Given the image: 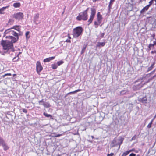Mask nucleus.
Segmentation results:
<instances>
[{"mask_svg":"<svg viewBox=\"0 0 156 156\" xmlns=\"http://www.w3.org/2000/svg\"><path fill=\"white\" fill-rule=\"evenodd\" d=\"M97 19L98 22L99 23H101L102 21V20L103 19V18L102 15L100 14V12H98L97 13Z\"/></svg>","mask_w":156,"mask_h":156,"instance_id":"8","label":"nucleus"},{"mask_svg":"<svg viewBox=\"0 0 156 156\" xmlns=\"http://www.w3.org/2000/svg\"><path fill=\"white\" fill-rule=\"evenodd\" d=\"M89 8H87V9L83 11V12L85 13H86L87 14V12L89 9Z\"/></svg>","mask_w":156,"mask_h":156,"instance_id":"47","label":"nucleus"},{"mask_svg":"<svg viewBox=\"0 0 156 156\" xmlns=\"http://www.w3.org/2000/svg\"><path fill=\"white\" fill-rule=\"evenodd\" d=\"M91 12L90 16L94 17L96 13V9L94 8H91Z\"/></svg>","mask_w":156,"mask_h":156,"instance_id":"11","label":"nucleus"},{"mask_svg":"<svg viewBox=\"0 0 156 156\" xmlns=\"http://www.w3.org/2000/svg\"><path fill=\"white\" fill-rule=\"evenodd\" d=\"M146 79V76H144L143 77H142V78H140V79H139V80H144Z\"/></svg>","mask_w":156,"mask_h":156,"instance_id":"42","label":"nucleus"},{"mask_svg":"<svg viewBox=\"0 0 156 156\" xmlns=\"http://www.w3.org/2000/svg\"><path fill=\"white\" fill-rule=\"evenodd\" d=\"M105 42H100L98 43V44L97 45V47H100V46H104L105 44Z\"/></svg>","mask_w":156,"mask_h":156,"instance_id":"24","label":"nucleus"},{"mask_svg":"<svg viewBox=\"0 0 156 156\" xmlns=\"http://www.w3.org/2000/svg\"><path fill=\"white\" fill-rule=\"evenodd\" d=\"M114 154L113 153H111L110 154H108L107 156H112Z\"/></svg>","mask_w":156,"mask_h":156,"instance_id":"49","label":"nucleus"},{"mask_svg":"<svg viewBox=\"0 0 156 156\" xmlns=\"http://www.w3.org/2000/svg\"><path fill=\"white\" fill-rule=\"evenodd\" d=\"M43 69V67L39 61H37L36 63V70L37 73L38 74Z\"/></svg>","mask_w":156,"mask_h":156,"instance_id":"7","label":"nucleus"},{"mask_svg":"<svg viewBox=\"0 0 156 156\" xmlns=\"http://www.w3.org/2000/svg\"><path fill=\"white\" fill-rule=\"evenodd\" d=\"M154 1L155 2V5H156V0H154Z\"/></svg>","mask_w":156,"mask_h":156,"instance_id":"58","label":"nucleus"},{"mask_svg":"<svg viewBox=\"0 0 156 156\" xmlns=\"http://www.w3.org/2000/svg\"><path fill=\"white\" fill-rule=\"evenodd\" d=\"M83 30V28L80 26L77 27L73 30V35L74 37L77 38L82 35Z\"/></svg>","mask_w":156,"mask_h":156,"instance_id":"2","label":"nucleus"},{"mask_svg":"<svg viewBox=\"0 0 156 156\" xmlns=\"http://www.w3.org/2000/svg\"><path fill=\"white\" fill-rule=\"evenodd\" d=\"M81 90V89H78L77 90L74 91H72L71 92H70L67 94V95L70 94H74L75 93H76L79 91H80Z\"/></svg>","mask_w":156,"mask_h":156,"instance_id":"21","label":"nucleus"},{"mask_svg":"<svg viewBox=\"0 0 156 156\" xmlns=\"http://www.w3.org/2000/svg\"><path fill=\"white\" fill-rule=\"evenodd\" d=\"M43 115L47 117H50L51 118V119H53V118H52V116L50 114H48L47 113L44 112L43 113Z\"/></svg>","mask_w":156,"mask_h":156,"instance_id":"20","label":"nucleus"},{"mask_svg":"<svg viewBox=\"0 0 156 156\" xmlns=\"http://www.w3.org/2000/svg\"><path fill=\"white\" fill-rule=\"evenodd\" d=\"M69 38H70H70H71V37H70L69 36Z\"/></svg>","mask_w":156,"mask_h":156,"instance_id":"62","label":"nucleus"},{"mask_svg":"<svg viewBox=\"0 0 156 156\" xmlns=\"http://www.w3.org/2000/svg\"><path fill=\"white\" fill-rule=\"evenodd\" d=\"M21 26L20 25H15L11 28L12 29H14L19 32H20Z\"/></svg>","mask_w":156,"mask_h":156,"instance_id":"10","label":"nucleus"},{"mask_svg":"<svg viewBox=\"0 0 156 156\" xmlns=\"http://www.w3.org/2000/svg\"><path fill=\"white\" fill-rule=\"evenodd\" d=\"M86 47V45H84L82 48L81 51V54H83L85 52Z\"/></svg>","mask_w":156,"mask_h":156,"instance_id":"33","label":"nucleus"},{"mask_svg":"<svg viewBox=\"0 0 156 156\" xmlns=\"http://www.w3.org/2000/svg\"><path fill=\"white\" fill-rule=\"evenodd\" d=\"M115 0H110L108 5V8L110 9L111 6L112 5V3L114 2Z\"/></svg>","mask_w":156,"mask_h":156,"instance_id":"30","label":"nucleus"},{"mask_svg":"<svg viewBox=\"0 0 156 156\" xmlns=\"http://www.w3.org/2000/svg\"><path fill=\"white\" fill-rule=\"evenodd\" d=\"M149 5H147L144 7L140 11V13L141 14L144 13L145 12L147 11L149 8Z\"/></svg>","mask_w":156,"mask_h":156,"instance_id":"13","label":"nucleus"},{"mask_svg":"<svg viewBox=\"0 0 156 156\" xmlns=\"http://www.w3.org/2000/svg\"><path fill=\"white\" fill-rule=\"evenodd\" d=\"M124 138L122 137H119L118 140L114 139L111 142L110 146L111 147H113L119 145V148H120V146L122 144Z\"/></svg>","mask_w":156,"mask_h":156,"instance_id":"3","label":"nucleus"},{"mask_svg":"<svg viewBox=\"0 0 156 156\" xmlns=\"http://www.w3.org/2000/svg\"><path fill=\"white\" fill-rule=\"evenodd\" d=\"M155 64V62H154L153 64L151 65V66L148 68L147 71H150L152 70V68H153Z\"/></svg>","mask_w":156,"mask_h":156,"instance_id":"23","label":"nucleus"},{"mask_svg":"<svg viewBox=\"0 0 156 156\" xmlns=\"http://www.w3.org/2000/svg\"><path fill=\"white\" fill-rule=\"evenodd\" d=\"M136 136L135 135L132 137L130 140L131 141L132 140H135L136 139Z\"/></svg>","mask_w":156,"mask_h":156,"instance_id":"43","label":"nucleus"},{"mask_svg":"<svg viewBox=\"0 0 156 156\" xmlns=\"http://www.w3.org/2000/svg\"><path fill=\"white\" fill-rule=\"evenodd\" d=\"M135 151V149L134 148H133V149L128 151L129 153L130 152H131L134 151Z\"/></svg>","mask_w":156,"mask_h":156,"instance_id":"45","label":"nucleus"},{"mask_svg":"<svg viewBox=\"0 0 156 156\" xmlns=\"http://www.w3.org/2000/svg\"><path fill=\"white\" fill-rule=\"evenodd\" d=\"M66 42H71V41L69 39H67L66 41H65Z\"/></svg>","mask_w":156,"mask_h":156,"instance_id":"53","label":"nucleus"},{"mask_svg":"<svg viewBox=\"0 0 156 156\" xmlns=\"http://www.w3.org/2000/svg\"><path fill=\"white\" fill-rule=\"evenodd\" d=\"M19 36H21L22 35V34H21L20 33L19 34H18Z\"/></svg>","mask_w":156,"mask_h":156,"instance_id":"57","label":"nucleus"},{"mask_svg":"<svg viewBox=\"0 0 156 156\" xmlns=\"http://www.w3.org/2000/svg\"><path fill=\"white\" fill-rule=\"evenodd\" d=\"M154 45H156V41H154Z\"/></svg>","mask_w":156,"mask_h":156,"instance_id":"55","label":"nucleus"},{"mask_svg":"<svg viewBox=\"0 0 156 156\" xmlns=\"http://www.w3.org/2000/svg\"><path fill=\"white\" fill-rule=\"evenodd\" d=\"M64 63V62L62 61H60L57 62V64L58 66H59L61 65L62 64Z\"/></svg>","mask_w":156,"mask_h":156,"instance_id":"38","label":"nucleus"},{"mask_svg":"<svg viewBox=\"0 0 156 156\" xmlns=\"http://www.w3.org/2000/svg\"><path fill=\"white\" fill-rule=\"evenodd\" d=\"M43 106L45 108H49L51 107V105L49 102H45Z\"/></svg>","mask_w":156,"mask_h":156,"instance_id":"14","label":"nucleus"},{"mask_svg":"<svg viewBox=\"0 0 156 156\" xmlns=\"http://www.w3.org/2000/svg\"><path fill=\"white\" fill-rule=\"evenodd\" d=\"M20 5V3H15L13 4V6L15 8L19 7Z\"/></svg>","mask_w":156,"mask_h":156,"instance_id":"18","label":"nucleus"},{"mask_svg":"<svg viewBox=\"0 0 156 156\" xmlns=\"http://www.w3.org/2000/svg\"><path fill=\"white\" fill-rule=\"evenodd\" d=\"M155 72V70H153V71H152L150 73V74H153Z\"/></svg>","mask_w":156,"mask_h":156,"instance_id":"54","label":"nucleus"},{"mask_svg":"<svg viewBox=\"0 0 156 156\" xmlns=\"http://www.w3.org/2000/svg\"><path fill=\"white\" fill-rule=\"evenodd\" d=\"M155 77H156V74L155 75H154L150 79H148L147 81H146L145 82V83L143 84V85L145 84L146 83H148L151 80H152Z\"/></svg>","mask_w":156,"mask_h":156,"instance_id":"31","label":"nucleus"},{"mask_svg":"<svg viewBox=\"0 0 156 156\" xmlns=\"http://www.w3.org/2000/svg\"><path fill=\"white\" fill-rule=\"evenodd\" d=\"M14 43L12 42V40L11 41H9L8 40H2L1 41V44L3 48V49L5 50H8L11 49L12 51H14L13 49V44Z\"/></svg>","mask_w":156,"mask_h":156,"instance_id":"1","label":"nucleus"},{"mask_svg":"<svg viewBox=\"0 0 156 156\" xmlns=\"http://www.w3.org/2000/svg\"><path fill=\"white\" fill-rule=\"evenodd\" d=\"M151 53L152 54H154V53H156V51H151Z\"/></svg>","mask_w":156,"mask_h":156,"instance_id":"52","label":"nucleus"},{"mask_svg":"<svg viewBox=\"0 0 156 156\" xmlns=\"http://www.w3.org/2000/svg\"><path fill=\"white\" fill-rule=\"evenodd\" d=\"M11 76V74L10 73L5 74V75H3L2 76L3 77H5L6 76Z\"/></svg>","mask_w":156,"mask_h":156,"instance_id":"41","label":"nucleus"},{"mask_svg":"<svg viewBox=\"0 0 156 156\" xmlns=\"http://www.w3.org/2000/svg\"><path fill=\"white\" fill-rule=\"evenodd\" d=\"M14 20L12 19H10L8 21V25H12L14 23Z\"/></svg>","mask_w":156,"mask_h":156,"instance_id":"19","label":"nucleus"},{"mask_svg":"<svg viewBox=\"0 0 156 156\" xmlns=\"http://www.w3.org/2000/svg\"><path fill=\"white\" fill-rule=\"evenodd\" d=\"M24 15L22 12H18L12 15L13 18L18 20H22L23 18Z\"/></svg>","mask_w":156,"mask_h":156,"instance_id":"6","label":"nucleus"},{"mask_svg":"<svg viewBox=\"0 0 156 156\" xmlns=\"http://www.w3.org/2000/svg\"><path fill=\"white\" fill-rule=\"evenodd\" d=\"M136 154L133 153H131L129 155V156H136Z\"/></svg>","mask_w":156,"mask_h":156,"instance_id":"48","label":"nucleus"},{"mask_svg":"<svg viewBox=\"0 0 156 156\" xmlns=\"http://www.w3.org/2000/svg\"><path fill=\"white\" fill-rule=\"evenodd\" d=\"M154 118L153 119L151 120V121L149 123V124L147 125V127L148 128H151V125H152V123H153V121H154Z\"/></svg>","mask_w":156,"mask_h":156,"instance_id":"27","label":"nucleus"},{"mask_svg":"<svg viewBox=\"0 0 156 156\" xmlns=\"http://www.w3.org/2000/svg\"><path fill=\"white\" fill-rule=\"evenodd\" d=\"M23 111L25 113H27V110L25 108H23L22 109Z\"/></svg>","mask_w":156,"mask_h":156,"instance_id":"44","label":"nucleus"},{"mask_svg":"<svg viewBox=\"0 0 156 156\" xmlns=\"http://www.w3.org/2000/svg\"><path fill=\"white\" fill-rule=\"evenodd\" d=\"M20 58L19 56V55H17L16 56L14 57L12 59V61L13 62H16L19 60Z\"/></svg>","mask_w":156,"mask_h":156,"instance_id":"15","label":"nucleus"},{"mask_svg":"<svg viewBox=\"0 0 156 156\" xmlns=\"http://www.w3.org/2000/svg\"><path fill=\"white\" fill-rule=\"evenodd\" d=\"M21 53L20 52H19V53L18 54V55H19Z\"/></svg>","mask_w":156,"mask_h":156,"instance_id":"60","label":"nucleus"},{"mask_svg":"<svg viewBox=\"0 0 156 156\" xmlns=\"http://www.w3.org/2000/svg\"><path fill=\"white\" fill-rule=\"evenodd\" d=\"M5 52H3L0 51V53L3 55H5Z\"/></svg>","mask_w":156,"mask_h":156,"instance_id":"50","label":"nucleus"},{"mask_svg":"<svg viewBox=\"0 0 156 156\" xmlns=\"http://www.w3.org/2000/svg\"><path fill=\"white\" fill-rule=\"evenodd\" d=\"M55 133H53L51 134V136L52 137H58L61 135V134H57L55 135H53V134H55Z\"/></svg>","mask_w":156,"mask_h":156,"instance_id":"34","label":"nucleus"},{"mask_svg":"<svg viewBox=\"0 0 156 156\" xmlns=\"http://www.w3.org/2000/svg\"><path fill=\"white\" fill-rule=\"evenodd\" d=\"M2 146L4 148V149L5 150H6L9 149V147L6 144L5 142L3 144H2Z\"/></svg>","mask_w":156,"mask_h":156,"instance_id":"17","label":"nucleus"},{"mask_svg":"<svg viewBox=\"0 0 156 156\" xmlns=\"http://www.w3.org/2000/svg\"><path fill=\"white\" fill-rule=\"evenodd\" d=\"M136 156H140V155L138 154Z\"/></svg>","mask_w":156,"mask_h":156,"instance_id":"61","label":"nucleus"},{"mask_svg":"<svg viewBox=\"0 0 156 156\" xmlns=\"http://www.w3.org/2000/svg\"><path fill=\"white\" fill-rule=\"evenodd\" d=\"M91 137L93 139L94 138V136H91Z\"/></svg>","mask_w":156,"mask_h":156,"instance_id":"59","label":"nucleus"},{"mask_svg":"<svg viewBox=\"0 0 156 156\" xmlns=\"http://www.w3.org/2000/svg\"><path fill=\"white\" fill-rule=\"evenodd\" d=\"M52 135H56V134H53Z\"/></svg>","mask_w":156,"mask_h":156,"instance_id":"63","label":"nucleus"},{"mask_svg":"<svg viewBox=\"0 0 156 156\" xmlns=\"http://www.w3.org/2000/svg\"><path fill=\"white\" fill-rule=\"evenodd\" d=\"M125 93V91L124 90L122 91L121 92L120 94H123Z\"/></svg>","mask_w":156,"mask_h":156,"instance_id":"51","label":"nucleus"},{"mask_svg":"<svg viewBox=\"0 0 156 156\" xmlns=\"http://www.w3.org/2000/svg\"><path fill=\"white\" fill-rule=\"evenodd\" d=\"M94 17L92 16H90V18L88 21V22L89 23V24H88V25H89L90 23H92L93 20V19Z\"/></svg>","mask_w":156,"mask_h":156,"instance_id":"16","label":"nucleus"},{"mask_svg":"<svg viewBox=\"0 0 156 156\" xmlns=\"http://www.w3.org/2000/svg\"><path fill=\"white\" fill-rule=\"evenodd\" d=\"M101 23H99L98 21H95L94 22V25H95V28H97L98 27V26Z\"/></svg>","mask_w":156,"mask_h":156,"instance_id":"32","label":"nucleus"},{"mask_svg":"<svg viewBox=\"0 0 156 156\" xmlns=\"http://www.w3.org/2000/svg\"><path fill=\"white\" fill-rule=\"evenodd\" d=\"M16 75V74H14L13 75V76H14V75Z\"/></svg>","mask_w":156,"mask_h":156,"instance_id":"64","label":"nucleus"},{"mask_svg":"<svg viewBox=\"0 0 156 156\" xmlns=\"http://www.w3.org/2000/svg\"><path fill=\"white\" fill-rule=\"evenodd\" d=\"M34 22L36 24H40L41 23L40 21H39L38 20V19L35 20L34 19L33 20Z\"/></svg>","mask_w":156,"mask_h":156,"instance_id":"29","label":"nucleus"},{"mask_svg":"<svg viewBox=\"0 0 156 156\" xmlns=\"http://www.w3.org/2000/svg\"><path fill=\"white\" fill-rule=\"evenodd\" d=\"M39 13L37 14L34 16V19L37 20L38 19L39 17Z\"/></svg>","mask_w":156,"mask_h":156,"instance_id":"35","label":"nucleus"},{"mask_svg":"<svg viewBox=\"0 0 156 156\" xmlns=\"http://www.w3.org/2000/svg\"><path fill=\"white\" fill-rule=\"evenodd\" d=\"M154 1V0H151V1H150L149 2V4L147 5H149V7H150V6L152 4L153 2V1Z\"/></svg>","mask_w":156,"mask_h":156,"instance_id":"40","label":"nucleus"},{"mask_svg":"<svg viewBox=\"0 0 156 156\" xmlns=\"http://www.w3.org/2000/svg\"><path fill=\"white\" fill-rule=\"evenodd\" d=\"M51 67L53 69H55L57 68V66L56 64H52Z\"/></svg>","mask_w":156,"mask_h":156,"instance_id":"37","label":"nucleus"},{"mask_svg":"<svg viewBox=\"0 0 156 156\" xmlns=\"http://www.w3.org/2000/svg\"><path fill=\"white\" fill-rule=\"evenodd\" d=\"M5 142L4 141V140L2 138H0V144L2 145Z\"/></svg>","mask_w":156,"mask_h":156,"instance_id":"39","label":"nucleus"},{"mask_svg":"<svg viewBox=\"0 0 156 156\" xmlns=\"http://www.w3.org/2000/svg\"><path fill=\"white\" fill-rule=\"evenodd\" d=\"M129 153V152L128 151H126V152L123 153L122 156H126Z\"/></svg>","mask_w":156,"mask_h":156,"instance_id":"36","label":"nucleus"},{"mask_svg":"<svg viewBox=\"0 0 156 156\" xmlns=\"http://www.w3.org/2000/svg\"><path fill=\"white\" fill-rule=\"evenodd\" d=\"M10 34H12L13 36H15L16 37H14L13 36H7L6 37V38H9L11 39L12 42L14 43L16 42L19 39V35L18 33H17L16 32L12 30L10 31Z\"/></svg>","mask_w":156,"mask_h":156,"instance_id":"4","label":"nucleus"},{"mask_svg":"<svg viewBox=\"0 0 156 156\" xmlns=\"http://www.w3.org/2000/svg\"><path fill=\"white\" fill-rule=\"evenodd\" d=\"M88 19V14L83 12L79 13L78 16L76 17V19L78 21L82 20L86 21Z\"/></svg>","mask_w":156,"mask_h":156,"instance_id":"5","label":"nucleus"},{"mask_svg":"<svg viewBox=\"0 0 156 156\" xmlns=\"http://www.w3.org/2000/svg\"><path fill=\"white\" fill-rule=\"evenodd\" d=\"M154 46V44H150L149 45V47L150 49H151L150 47H153Z\"/></svg>","mask_w":156,"mask_h":156,"instance_id":"46","label":"nucleus"},{"mask_svg":"<svg viewBox=\"0 0 156 156\" xmlns=\"http://www.w3.org/2000/svg\"><path fill=\"white\" fill-rule=\"evenodd\" d=\"M11 29L10 28V29H8L6 30L4 33V34H10V33H11L10 31H12V30H10Z\"/></svg>","mask_w":156,"mask_h":156,"instance_id":"26","label":"nucleus"},{"mask_svg":"<svg viewBox=\"0 0 156 156\" xmlns=\"http://www.w3.org/2000/svg\"><path fill=\"white\" fill-rule=\"evenodd\" d=\"M104 33H103L102 34H101V36L102 37H103L104 35Z\"/></svg>","mask_w":156,"mask_h":156,"instance_id":"56","label":"nucleus"},{"mask_svg":"<svg viewBox=\"0 0 156 156\" xmlns=\"http://www.w3.org/2000/svg\"><path fill=\"white\" fill-rule=\"evenodd\" d=\"M9 7V6L4 7L0 9V14H3V13L2 12L5 10V9L8 8Z\"/></svg>","mask_w":156,"mask_h":156,"instance_id":"22","label":"nucleus"},{"mask_svg":"<svg viewBox=\"0 0 156 156\" xmlns=\"http://www.w3.org/2000/svg\"><path fill=\"white\" fill-rule=\"evenodd\" d=\"M29 33L30 32L29 31H27L26 33L25 36L27 40L28 39H29L30 37V36L29 35Z\"/></svg>","mask_w":156,"mask_h":156,"instance_id":"25","label":"nucleus"},{"mask_svg":"<svg viewBox=\"0 0 156 156\" xmlns=\"http://www.w3.org/2000/svg\"><path fill=\"white\" fill-rule=\"evenodd\" d=\"M139 101L143 104H145L147 103V100L146 97H144L142 98H140L139 100Z\"/></svg>","mask_w":156,"mask_h":156,"instance_id":"9","label":"nucleus"},{"mask_svg":"<svg viewBox=\"0 0 156 156\" xmlns=\"http://www.w3.org/2000/svg\"><path fill=\"white\" fill-rule=\"evenodd\" d=\"M55 56H53L51 57H49L48 58H46L44 60V62H46L50 61L51 60H53L55 58Z\"/></svg>","mask_w":156,"mask_h":156,"instance_id":"12","label":"nucleus"},{"mask_svg":"<svg viewBox=\"0 0 156 156\" xmlns=\"http://www.w3.org/2000/svg\"><path fill=\"white\" fill-rule=\"evenodd\" d=\"M38 102L40 105L44 106L45 101H44V99H42L39 101Z\"/></svg>","mask_w":156,"mask_h":156,"instance_id":"28","label":"nucleus"}]
</instances>
